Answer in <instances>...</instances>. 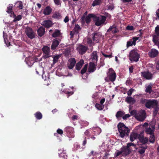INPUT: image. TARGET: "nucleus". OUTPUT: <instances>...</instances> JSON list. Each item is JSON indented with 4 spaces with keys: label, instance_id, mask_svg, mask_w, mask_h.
Here are the masks:
<instances>
[{
    "label": "nucleus",
    "instance_id": "obj_1",
    "mask_svg": "<svg viewBox=\"0 0 159 159\" xmlns=\"http://www.w3.org/2000/svg\"><path fill=\"white\" fill-rule=\"evenodd\" d=\"M118 128L121 137L123 138L125 135H128L129 130L123 123H119L118 125Z\"/></svg>",
    "mask_w": 159,
    "mask_h": 159
},
{
    "label": "nucleus",
    "instance_id": "obj_2",
    "mask_svg": "<svg viewBox=\"0 0 159 159\" xmlns=\"http://www.w3.org/2000/svg\"><path fill=\"white\" fill-rule=\"evenodd\" d=\"M157 100H148L145 104V106L146 107L150 108L153 107H155L154 111V113L156 114L158 111V108H157Z\"/></svg>",
    "mask_w": 159,
    "mask_h": 159
},
{
    "label": "nucleus",
    "instance_id": "obj_3",
    "mask_svg": "<svg viewBox=\"0 0 159 159\" xmlns=\"http://www.w3.org/2000/svg\"><path fill=\"white\" fill-rule=\"evenodd\" d=\"M106 18V16H97L95 15L94 17V21L95 22V25L97 26H101L106 24V23L105 22Z\"/></svg>",
    "mask_w": 159,
    "mask_h": 159
},
{
    "label": "nucleus",
    "instance_id": "obj_4",
    "mask_svg": "<svg viewBox=\"0 0 159 159\" xmlns=\"http://www.w3.org/2000/svg\"><path fill=\"white\" fill-rule=\"evenodd\" d=\"M140 55L135 50H133L130 51L129 55V59L131 61L137 62L139 61Z\"/></svg>",
    "mask_w": 159,
    "mask_h": 159
},
{
    "label": "nucleus",
    "instance_id": "obj_5",
    "mask_svg": "<svg viewBox=\"0 0 159 159\" xmlns=\"http://www.w3.org/2000/svg\"><path fill=\"white\" fill-rule=\"evenodd\" d=\"M146 117V112L144 110L140 111L135 115V118L140 121L144 120Z\"/></svg>",
    "mask_w": 159,
    "mask_h": 159
},
{
    "label": "nucleus",
    "instance_id": "obj_6",
    "mask_svg": "<svg viewBox=\"0 0 159 159\" xmlns=\"http://www.w3.org/2000/svg\"><path fill=\"white\" fill-rule=\"evenodd\" d=\"M107 76L111 81H114L115 80L116 75L112 69L110 68L109 69V71L107 73Z\"/></svg>",
    "mask_w": 159,
    "mask_h": 159
},
{
    "label": "nucleus",
    "instance_id": "obj_7",
    "mask_svg": "<svg viewBox=\"0 0 159 159\" xmlns=\"http://www.w3.org/2000/svg\"><path fill=\"white\" fill-rule=\"evenodd\" d=\"M25 32L29 38L31 39L34 38L35 34L31 28L29 27L26 28L25 30Z\"/></svg>",
    "mask_w": 159,
    "mask_h": 159
},
{
    "label": "nucleus",
    "instance_id": "obj_8",
    "mask_svg": "<svg viewBox=\"0 0 159 159\" xmlns=\"http://www.w3.org/2000/svg\"><path fill=\"white\" fill-rule=\"evenodd\" d=\"M76 49L80 54H83L86 52L87 48L81 44H79L77 45Z\"/></svg>",
    "mask_w": 159,
    "mask_h": 159
},
{
    "label": "nucleus",
    "instance_id": "obj_9",
    "mask_svg": "<svg viewBox=\"0 0 159 159\" xmlns=\"http://www.w3.org/2000/svg\"><path fill=\"white\" fill-rule=\"evenodd\" d=\"M140 38L139 37H134L132 39L130 40L129 41L127 42V47L128 48L129 47L131 46L132 45H135L136 44V41L137 40L140 41Z\"/></svg>",
    "mask_w": 159,
    "mask_h": 159
},
{
    "label": "nucleus",
    "instance_id": "obj_10",
    "mask_svg": "<svg viewBox=\"0 0 159 159\" xmlns=\"http://www.w3.org/2000/svg\"><path fill=\"white\" fill-rule=\"evenodd\" d=\"M142 76L147 80H151L153 77V75L148 71L141 72Z\"/></svg>",
    "mask_w": 159,
    "mask_h": 159
},
{
    "label": "nucleus",
    "instance_id": "obj_11",
    "mask_svg": "<svg viewBox=\"0 0 159 159\" xmlns=\"http://www.w3.org/2000/svg\"><path fill=\"white\" fill-rule=\"evenodd\" d=\"M76 63L75 59L74 58H71L68 60L67 67L70 69H72L74 67Z\"/></svg>",
    "mask_w": 159,
    "mask_h": 159
},
{
    "label": "nucleus",
    "instance_id": "obj_12",
    "mask_svg": "<svg viewBox=\"0 0 159 159\" xmlns=\"http://www.w3.org/2000/svg\"><path fill=\"white\" fill-rule=\"evenodd\" d=\"M41 24L47 28L51 27L53 25L51 21L49 20L43 21L41 22Z\"/></svg>",
    "mask_w": 159,
    "mask_h": 159
},
{
    "label": "nucleus",
    "instance_id": "obj_13",
    "mask_svg": "<svg viewBox=\"0 0 159 159\" xmlns=\"http://www.w3.org/2000/svg\"><path fill=\"white\" fill-rule=\"evenodd\" d=\"M158 54V52L155 49H152L148 52V55L151 57H155L157 56Z\"/></svg>",
    "mask_w": 159,
    "mask_h": 159
},
{
    "label": "nucleus",
    "instance_id": "obj_14",
    "mask_svg": "<svg viewBox=\"0 0 159 159\" xmlns=\"http://www.w3.org/2000/svg\"><path fill=\"white\" fill-rule=\"evenodd\" d=\"M43 53L46 55V57H50L51 56L50 54V48L48 46H44L43 49Z\"/></svg>",
    "mask_w": 159,
    "mask_h": 159
},
{
    "label": "nucleus",
    "instance_id": "obj_15",
    "mask_svg": "<svg viewBox=\"0 0 159 159\" xmlns=\"http://www.w3.org/2000/svg\"><path fill=\"white\" fill-rule=\"evenodd\" d=\"M111 31L113 34L116 33L118 32V30L116 28V25H114L111 26L107 30V32H108Z\"/></svg>",
    "mask_w": 159,
    "mask_h": 159
},
{
    "label": "nucleus",
    "instance_id": "obj_16",
    "mask_svg": "<svg viewBox=\"0 0 159 159\" xmlns=\"http://www.w3.org/2000/svg\"><path fill=\"white\" fill-rule=\"evenodd\" d=\"M138 138L140 142L143 144L146 143L148 140V138L147 137H144L142 134L139 135Z\"/></svg>",
    "mask_w": 159,
    "mask_h": 159
},
{
    "label": "nucleus",
    "instance_id": "obj_17",
    "mask_svg": "<svg viewBox=\"0 0 159 159\" xmlns=\"http://www.w3.org/2000/svg\"><path fill=\"white\" fill-rule=\"evenodd\" d=\"M96 68L95 65L93 62H90L88 69L89 72H93L95 70Z\"/></svg>",
    "mask_w": 159,
    "mask_h": 159
},
{
    "label": "nucleus",
    "instance_id": "obj_18",
    "mask_svg": "<svg viewBox=\"0 0 159 159\" xmlns=\"http://www.w3.org/2000/svg\"><path fill=\"white\" fill-rule=\"evenodd\" d=\"M147 148V146L146 145L140 146L138 148V152L141 154H143L145 152V150Z\"/></svg>",
    "mask_w": 159,
    "mask_h": 159
},
{
    "label": "nucleus",
    "instance_id": "obj_19",
    "mask_svg": "<svg viewBox=\"0 0 159 159\" xmlns=\"http://www.w3.org/2000/svg\"><path fill=\"white\" fill-rule=\"evenodd\" d=\"M154 127L152 126L151 128L149 127L146 128L145 132L147 134H154Z\"/></svg>",
    "mask_w": 159,
    "mask_h": 159
},
{
    "label": "nucleus",
    "instance_id": "obj_20",
    "mask_svg": "<svg viewBox=\"0 0 159 159\" xmlns=\"http://www.w3.org/2000/svg\"><path fill=\"white\" fill-rule=\"evenodd\" d=\"M139 135L136 133H132L130 135V139L131 141L133 142L137 138H138Z\"/></svg>",
    "mask_w": 159,
    "mask_h": 159
},
{
    "label": "nucleus",
    "instance_id": "obj_21",
    "mask_svg": "<svg viewBox=\"0 0 159 159\" xmlns=\"http://www.w3.org/2000/svg\"><path fill=\"white\" fill-rule=\"evenodd\" d=\"M45 31V29L43 27H40L37 30L38 35L40 37L42 36L44 34Z\"/></svg>",
    "mask_w": 159,
    "mask_h": 159
},
{
    "label": "nucleus",
    "instance_id": "obj_22",
    "mask_svg": "<svg viewBox=\"0 0 159 159\" xmlns=\"http://www.w3.org/2000/svg\"><path fill=\"white\" fill-rule=\"evenodd\" d=\"M52 11V9L49 6L46 7L44 10L43 11V14L45 15H49Z\"/></svg>",
    "mask_w": 159,
    "mask_h": 159
},
{
    "label": "nucleus",
    "instance_id": "obj_23",
    "mask_svg": "<svg viewBox=\"0 0 159 159\" xmlns=\"http://www.w3.org/2000/svg\"><path fill=\"white\" fill-rule=\"evenodd\" d=\"M84 63V61L83 60H81L80 61L78 62L76 65V70H80L82 65Z\"/></svg>",
    "mask_w": 159,
    "mask_h": 159
},
{
    "label": "nucleus",
    "instance_id": "obj_24",
    "mask_svg": "<svg viewBox=\"0 0 159 159\" xmlns=\"http://www.w3.org/2000/svg\"><path fill=\"white\" fill-rule=\"evenodd\" d=\"M92 59L93 62L97 61L98 60V56L96 51L93 52L92 55Z\"/></svg>",
    "mask_w": 159,
    "mask_h": 159
},
{
    "label": "nucleus",
    "instance_id": "obj_25",
    "mask_svg": "<svg viewBox=\"0 0 159 159\" xmlns=\"http://www.w3.org/2000/svg\"><path fill=\"white\" fill-rule=\"evenodd\" d=\"M125 101L128 103L131 104H133L135 102V100L134 99L131 97L126 98L125 99Z\"/></svg>",
    "mask_w": 159,
    "mask_h": 159
},
{
    "label": "nucleus",
    "instance_id": "obj_26",
    "mask_svg": "<svg viewBox=\"0 0 159 159\" xmlns=\"http://www.w3.org/2000/svg\"><path fill=\"white\" fill-rule=\"evenodd\" d=\"M95 15L93 14H89L85 18V21L87 24L89 23L91 21V18L93 17L94 19Z\"/></svg>",
    "mask_w": 159,
    "mask_h": 159
},
{
    "label": "nucleus",
    "instance_id": "obj_27",
    "mask_svg": "<svg viewBox=\"0 0 159 159\" xmlns=\"http://www.w3.org/2000/svg\"><path fill=\"white\" fill-rule=\"evenodd\" d=\"M59 43V42L58 40L56 39H54L52 44L51 47V49L53 50L55 49L57 47Z\"/></svg>",
    "mask_w": 159,
    "mask_h": 159
},
{
    "label": "nucleus",
    "instance_id": "obj_28",
    "mask_svg": "<svg viewBox=\"0 0 159 159\" xmlns=\"http://www.w3.org/2000/svg\"><path fill=\"white\" fill-rule=\"evenodd\" d=\"M152 84L150 83L148 85L146 86L145 91L148 93H150L152 92Z\"/></svg>",
    "mask_w": 159,
    "mask_h": 159
},
{
    "label": "nucleus",
    "instance_id": "obj_29",
    "mask_svg": "<svg viewBox=\"0 0 159 159\" xmlns=\"http://www.w3.org/2000/svg\"><path fill=\"white\" fill-rule=\"evenodd\" d=\"M158 36L156 35H154L153 37V41L155 43V44L157 45L159 48V41L158 42Z\"/></svg>",
    "mask_w": 159,
    "mask_h": 159
},
{
    "label": "nucleus",
    "instance_id": "obj_30",
    "mask_svg": "<svg viewBox=\"0 0 159 159\" xmlns=\"http://www.w3.org/2000/svg\"><path fill=\"white\" fill-rule=\"evenodd\" d=\"M122 151L123 152H125V155H127L130 152V149L129 148H127V146L126 147L122 149Z\"/></svg>",
    "mask_w": 159,
    "mask_h": 159
},
{
    "label": "nucleus",
    "instance_id": "obj_31",
    "mask_svg": "<svg viewBox=\"0 0 159 159\" xmlns=\"http://www.w3.org/2000/svg\"><path fill=\"white\" fill-rule=\"evenodd\" d=\"M81 30L80 26L78 24L75 25V27L74 29V31L76 33H78L79 31Z\"/></svg>",
    "mask_w": 159,
    "mask_h": 159
},
{
    "label": "nucleus",
    "instance_id": "obj_32",
    "mask_svg": "<svg viewBox=\"0 0 159 159\" xmlns=\"http://www.w3.org/2000/svg\"><path fill=\"white\" fill-rule=\"evenodd\" d=\"M95 107L99 110H102L104 108V106L103 104H101L98 103H96L95 105Z\"/></svg>",
    "mask_w": 159,
    "mask_h": 159
},
{
    "label": "nucleus",
    "instance_id": "obj_33",
    "mask_svg": "<svg viewBox=\"0 0 159 159\" xmlns=\"http://www.w3.org/2000/svg\"><path fill=\"white\" fill-rule=\"evenodd\" d=\"M125 114V113L123 111H118L116 114V116L117 118L123 116Z\"/></svg>",
    "mask_w": 159,
    "mask_h": 159
},
{
    "label": "nucleus",
    "instance_id": "obj_34",
    "mask_svg": "<svg viewBox=\"0 0 159 159\" xmlns=\"http://www.w3.org/2000/svg\"><path fill=\"white\" fill-rule=\"evenodd\" d=\"M101 0H95L93 1L92 5L94 7L96 5H98L101 3Z\"/></svg>",
    "mask_w": 159,
    "mask_h": 159
},
{
    "label": "nucleus",
    "instance_id": "obj_35",
    "mask_svg": "<svg viewBox=\"0 0 159 159\" xmlns=\"http://www.w3.org/2000/svg\"><path fill=\"white\" fill-rule=\"evenodd\" d=\"M35 117L38 119H40L42 118V115L41 113L39 112H37L35 114Z\"/></svg>",
    "mask_w": 159,
    "mask_h": 159
},
{
    "label": "nucleus",
    "instance_id": "obj_36",
    "mask_svg": "<svg viewBox=\"0 0 159 159\" xmlns=\"http://www.w3.org/2000/svg\"><path fill=\"white\" fill-rule=\"evenodd\" d=\"M60 34V32L58 30H56L55 32L53 33L52 36L54 37H56L59 36Z\"/></svg>",
    "mask_w": 159,
    "mask_h": 159
},
{
    "label": "nucleus",
    "instance_id": "obj_37",
    "mask_svg": "<svg viewBox=\"0 0 159 159\" xmlns=\"http://www.w3.org/2000/svg\"><path fill=\"white\" fill-rule=\"evenodd\" d=\"M60 57V55L53 56V63L54 64L56 63L57 62L58 59Z\"/></svg>",
    "mask_w": 159,
    "mask_h": 159
},
{
    "label": "nucleus",
    "instance_id": "obj_38",
    "mask_svg": "<svg viewBox=\"0 0 159 159\" xmlns=\"http://www.w3.org/2000/svg\"><path fill=\"white\" fill-rule=\"evenodd\" d=\"M13 7L12 4H10L8 7H7V11L8 13H11L12 12V9Z\"/></svg>",
    "mask_w": 159,
    "mask_h": 159
},
{
    "label": "nucleus",
    "instance_id": "obj_39",
    "mask_svg": "<svg viewBox=\"0 0 159 159\" xmlns=\"http://www.w3.org/2000/svg\"><path fill=\"white\" fill-rule=\"evenodd\" d=\"M155 141V137L153 134H151L149 138L150 142L153 143Z\"/></svg>",
    "mask_w": 159,
    "mask_h": 159
},
{
    "label": "nucleus",
    "instance_id": "obj_40",
    "mask_svg": "<svg viewBox=\"0 0 159 159\" xmlns=\"http://www.w3.org/2000/svg\"><path fill=\"white\" fill-rule=\"evenodd\" d=\"M87 67L88 64H86L85 65L83 68L81 70V73L82 74H83L85 73L87 70Z\"/></svg>",
    "mask_w": 159,
    "mask_h": 159
},
{
    "label": "nucleus",
    "instance_id": "obj_41",
    "mask_svg": "<svg viewBox=\"0 0 159 159\" xmlns=\"http://www.w3.org/2000/svg\"><path fill=\"white\" fill-rule=\"evenodd\" d=\"M52 17L55 18H59L61 17V15L59 13H55L52 16Z\"/></svg>",
    "mask_w": 159,
    "mask_h": 159
},
{
    "label": "nucleus",
    "instance_id": "obj_42",
    "mask_svg": "<svg viewBox=\"0 0 159 159\" xmlns=\"http://www.w3.org/2000/svg\"><path fill=\"white\" fill-rule=\"evenodd\" d=\"M17 4L18 5V7L20 9H22L23 8V4L22 2L21 1H19L17 2Z\"/></svg>",
    "mask_w": 159,
    "mask_h": 159
},
{
    "label": "nucleus",
    "instance_id": "obj_43",
    "mask_svg": "<svg viewBox=\"0 0 159 159\" xmlns=\"http://www.w3.org/2000/svg\"><path fill=\"white\" fill-rule=\"evenodd\" d=\"M98 35L97 33L94 34L93 36V40L95 41H97L98 39Z\"/></svg>",
    "mask_w": 159,
    "mask_h": 159
},
{
    "label": "nucleus",
    "instance_id": "obj_44",
    "mask_svg": "<svg viewBox=\"0 0 159 159\" xmlns=\"http://www.w3.org/2000/svg\"><path fill=\"white\" fill-rule=\"evenodd\" d=\"M55 3L57 5L61 6V1L60 0H54Z\"/></svg>",
    "mask_w": 159,
    "mask_h": 159
},
{
    "label": "nucleus",
    "instance_id": "obj_45",
    "mask_svg": "<svg viewBox=\"0 0 159 159\" xmlns=\"http://www.w3.org/2000/svg\"><path fill=\"white\" fill-rule=\"evenodd\" d=\"M21 18L22 17L21 15H18L15 18L13 21H15L17 20H19L21 19Z\"/></svg>",
    "mask_w": 159,
    "mask_h": 159
},
{
    "label": "nucleus",
    "instance_id": "obj_46",
    "mask_svg": "<svg viewBox=\"0 0 159 159\" xmlns=\"http://www.w3.org/2000/svg\"><path fill=\"white\" fill-rule=\"evenodd\" d=\"M134 89H129L127 92V94L129 95V96H130L131 95L133 92L134 91Z\"/></svg>",
    "mask_w": 159,
    "mask_h": 159
},
{
    "label": "nucleus",
    "instance_id": "obj_47",
    "mask_svg": "<svg viewBox=\"0 0 159 159\" xmlns=\"http://www.w3.org/2000/svg\"><path fill=\"white\" fill-rule=\"evenodd\" d=\"M155 31L156 34L157 35H159V26H157L156 27Z\"/></svg>",
    "mask_w": 159,
    "mask_h": 159
},
{
    "label": "nucleus",
    "instance_id": "obj_48",
    "mask_svg": "<svg viewBox=\"0 0 159 159\" xmlns=\"http://www.w3.org/2000/svg\"><path fill=\"white\" fill-rule=\"evenodd\" d=\"M127 146V148H130V147L131 146L135 147V145L132 143H128Z\"/></svg>",
    "mask_w": 159,
    "mask_h": 159
},
{
    "label": "nucleus",
    "instance_id": "obj_49",
    "mask_svg": "<svg viewBox=\"0 0 159 159\" xmlns=\"http://www.w3.org/2000/svg\"><path fill=\"white\" fill-rule=\"evenodd\" d=\"M87 43L88 44H89V45L90 46H91L92 44V41L91 39H87Z\"/></svg>",
    "mask_w": 159,
    "mask_h": 159
},
{
    "label": "nucleus",
    "instance_id": "obj_50",
    "mask_svg": "<svg viewBox=\"0 0 159 159\" xmlns=\"http://www.w3.org/2000/svg\"><path fill=\"white\" fill-rule=\"evenodd\" d=\"M85 16L83 15L81 18V21L82 23L83 24L85 22Z\"/></svg>",
    "mask_w": 159,
    "mask_h": 159
},
{
    "label": "nucleus",
    "instance_id": "obj_51",
    "mask_svg": "<svg viewBox=\"0 0 159 159\" xmlns=\"http://www.w3.org/2000/svg\"><path fill=\"white\" fill-rule=\"evenodd\" d=\"M133 27L132 26H128L126 27V29L129 30H133Z\"/></svg>",
    "mask_w": 159,
    "mask_h": 159
},
{
    "label": "nucleus",
    "instance_id": "obj_52",
    "mask_svg": "<svg viewBox=\"0 0 159 159\" xmlns=\"http://www.w3.org/2000/svg\"><path fill=\"white\" fill-rule=\"evenodd\" d=\"M122 152H123L122 151H121L115 153V156L117 157L119 156V155H120V154H121Z\"/></svg>",
    "mask_w": 159,
    "mask_h": 159
},
{
    "label": "nucleus",
    "instance_id": "obj_53",
    "mask_svg": "<svg viewBox=\"0 0 159 159\" xmlns=\"http://www.w3.org/2000/svg\"><path fill=\"white\" fill-rule=\"evenodd\" d=\"M57 132L60 134H63V132L62 130L59 129L57 130Z\"/></svg>",
    "mask_w": 159,
    "mask_h": 159
},
{
    "label": "nucleus",
    "instance_id": "obj_54",
    "mask_svg": "<svg viewBox=\"0 0 159 159\" xmlns=\"http://www.w3.org/2000/svg\"><path fill=\"white\" fill-rule=\"evenodd\" d=\"M130 115L128 114H127L125 115L124 116H123V119L124 120H125L127 118H129L130 117Z\"/></svg>",
    "mask_w": 159,
    "mask_h": 159
},
{
    "label": "nucleus",
    "instance_id": "obj_55",
    "mask_svg": "<svg viewBox=\"0 0 159 159\" xmlns=\"http://www.w3.org/2000/svg\"><path fill=\"white\" fill-rule=\"evenodd\" d=\"M69 21V17L68 16H66L64 20V21L65 23H66Z\"/></svg>",
    "mask_w": 159,
    "mask_h": 159
},
{
    "label": "nucleus",
    "instance_id": "obj_56",
    "mask_svg": "<svg viewBox=\"0 0 159 159\" xmlns=\"http://www.w3.org/2000/svg\"><path fill=\"white\" fill-rule=\"evenodd\" d=\"M136 111L135 110H133L131 111L130 112V113L131 115H135V116L136 114Z\"/></svg>",
    "mask_w": 159,
    "mask_h": 159
},
{
    "label": "nucleus",
    "instance_id": "obj_57",
    "mask_svg": "<svg viewBox=\"0 0 159 159\" xmlns=\"http://www.w3.org/2000/svg\"><path fill=\"white\" fill-rule=\"evenodd\" d=\"M105 99L104 98L100 100V104H102L104 103V102H105Z\"/></svg>",
    "mask_w": 159,
    "mask_h": 159
},
{
    "label": "nucleus",
    "instance_id": "obj_58",
    "mask_svg": "<svg viewBox=\"0 0 159 159\" xmlns=\"http://www.w3.org/2000/svg\"><path fill=\"white\" fill-rule=\"evenodd\" d=\"M156 67V68L157 70H159V61H158L157 63Z\"/></svg>",
    "mask_w": 159,
    "mask_h": 159
},
{
    "label": "nucleus",
    "instance_id": "obj_59",
    "mask_svg": "<svg viewBox=\"0 0 159 159\" xmlns=\"http://www.w3.org/2000/svg\"><path fill=\"white\" fill-rule=\"evenodd\" d=\"M133 67L132 66H131L129 68V70L130 72L132 73L133 72Z\"/></svg>",
    "mask_w": 159,
    "mask_h": 159
},
{
    "label": "nucleus",
    "instance_id": "obj_60",
    "mask_svg": "<svg viewBox=\"0 0 159 159\" xmlns=\"http://www.w3.org/2000/svg\"><path fill=\"white\" fill-rule=\"evenodd\" d=\"M78 118V116L76 115H74L72 117V119L73 120L75 119H77Z\"/></svg>",
    "mask_w": 159,
    "mask_h": 159
},
{
    "label": "nucleus",
    "instance_id": "obj_61",
    "mask_svg": "<svg viewBox=\"0 0 159 159\" xmlns=\"http://www.w3.org/2000/svg\"><path fill=\"white\" fill-rule=\"evenodd\" d=\"M124 2H131L132 0H122Z\"/></svg>",
    "mask_w": 159,
    "mask_h": 159
},
{
    "label": "nucleus",
    "instance_id": "obj_62",
    "mask_svg": "<svg viewBox=\"0 0 159 159\" xmlns=\"http://www.w3.org/2000/svg\"><path fill=\"white\" fill-rule=\"evenodd\" d=\"M75 33L74 32H72V31H71L70 32V35L71 36V37L72 38L73 35H74Z\"/></svg>",
    "mask_w": 159,
    "mask_h": 159
},
{
    "label": "nucleus",
    "instance_id": "obj_63",
    "mask_svg": "<svg viewBox=\"0 0 159 159\" xmlns=\"http://www.w3.org/2000/svg\"><path fill=\"white\" fill-rule=\"evenodd\" d=\"M105 57H109L110 58L111 57V55H103Z\"/></svg>",
    "mask_w": 159,
    "mask_h": 159
},
{
    "label": "nucleus",
    "instance_id": "obj_64",
    "mask_svg": "<svg viewBox=\"0 0 159 159\" xmlns=\"http://www.w3.org/2000/svg\"><path fill=\"white\" fill-rule=\"evenodd\" d=\"M148 125V123H145L143 125V127H146V126H147Z\"/></svg>",
    "mask_w": 159,
    "mask_h": 159
}]
</instances>
